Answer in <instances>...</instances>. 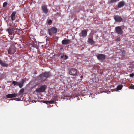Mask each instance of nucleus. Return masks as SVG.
Masks as SVG:
<instances>
[{
	"mask_svg": "<svg viewBox=\"0 0 134 134\" xmlns=\"http://www.w3.org/2000/svg\"><path fill=\"white\" fill-rule=\"evenodd\" d=\"M51 75L49 72H45L40 75L37 77L38 80L40 82L45 81L47 78L49 77Z\"/></svg>",
	"mask_w": 134,
	"mask_h": 134,
	"instance_id": "f257e3e1",
	"label": "nucleus"
},
{
	"mask_svg": "<svg viewBox=\"0 0 134 134\" xmlns=\"http://www.w3.org/2000/svg\"><path fill=\"white\" fill-rule=\"evenodd\" d=\"M78 72H79V71L78 70L74 68H71L69 71V74L73 76L77 75Z\"/></svg>",
	"mask_w": 134,
	"mask_h": 134,
	"instance_id": "f03ea898",
	"label": "nucleus"
},
{
	"mask_svg": "<svg viewBox=\"0 0 134 134\" xmlns=\"http://www.w3.org/2000/svg\"><path fill=\"white\" fill-rule=\"evenodd\" d=\"M49 34L51 36L55 34L57 31V29L55 27H53L48 30Z\"/></svg>",
	"mask_w": 134,
	"mask_h": 134,
	"instance_id": "7ed1b4c3",
	"label": "nucleus"
},
{
	"mask_svg": "<svg viewBox=\"0 0 134 134\" xmlns=\"http://www.w3.org/2000/svg\"><path fill=\"white\" fill-rule=\"evenodd\" d=\"M46 86L45 85L41 86L39 88L36 89V91L37 92L39 93L44 92L46 88Z\"/></svg>",
	"mask_w": 134,
	"mask_h": 134,
	"instance_id": "20e7f679",
	"label": "nucleus"
},
{
	"mask_svg": "<svg viewBox=\"0 0 134 134\" xmlns=\"http://www.w3.org/2000/svg\"><path fill=\"white\" fill-rule=\"evenodd\" d=\"M115 32L118 35H121L122 34L123 31L120 26L116 27L115 28Z\"/></svg>",
	"mask_w": 134,
	"mask_h": 134,
	"instance_id": "39448f33",
	"label": "nucleus"
},
{
	"mask_svg": "<svg viewBox=\"0 0 134 134\" xmlns=\"http://www.w3.org/2000/svg\"><path fill=\"white\" fill-rule=\"evenodd\" d=\"M114 18L116 22H120L122 21V18L120 16L114 15Z\"/></svg>",
	"mask_w": 134,
	"mask_h": 134,
	"instance_id": "423d86ee",
	"label": "nucleus"
},
{
	"mask_svg": "<svg viewBox=\"0 0 134 134\" xmlns=\"http://www.w3.org/2000/svg\"><path fill=\"white\" fill-rule=\"evenodd\" d=\"M87 29L84 30H82L81 33V36H80L83 38L87 36Z\"/></svg>",
	"mask_w": 134,
	"mask_h": 134,
	"instance_id": "0eeeda50",
	"label": "nucleus"
},
{
	"mask_svg": "<svg viewBox=\"0 0 134 134\" xmlns=\"http://www.w3.org/2000/svg\"><path fill=\"white\" fill-rule=\"evenodd\" d=\"M97 58L99 60H103L105 59V56L102 54H99L97 56Z\"/></svg>",
	"mask_w": 134,
	"mask_h": 134,
	"instance_id": "6e6552de",
	"label": "nucleus"
},
{
	"mask_svg": "<svg viewBox=\"0 0 134 134\" xmlns=\"http://www.w3.org/2000/svg\"><path fill=\"white\" fill-rule=\"evenodd\" d=\"M17 94L16 93L10 94L7 95L6 97L7 98H11L16 97Z\"/></svg>",
	"mask_w": 134,
	"mask_h": 134,
	"instance_id": "1a4fd4ad",
	"label": "nucleus"
},
{
	"mask_svg": "<svg viewBox=\"0 0 134 134\" xmlns=\"http://www.w3.org/2000/svg\"><path fill=\"white\" fill-rule=\"evenodd\" d=\"M71 42L70 40L69 39L64 40L62 41V43L63 44H67L70 43Z\"/></svg>",
	"mask_w": 134,
	"mask_h": 134,
	"instance_id": "9d476101",
	"label": "nucleus"
},
{
	"mask_svg": "<svg viewBox=\"0 0 134 134\" xmlns=\"http://www.w3.org/2000/svg\"><path fill=\"white\" fill-rule=\"evenodd\" d=\"M25 80L24 79H21L20 82L19 83L18 86L20 88H21L23 86Z\"/></svg>",
	"mask_w": 134,
	"mask_h": 134,
	"instance_id": "9b49d317",
	"label": "nucleus"
},
{
	"mask_svg": "<svg viewBox=\"0 0 134 134\" xmlns=\"http://www.w3.org/2000/svg\"><path fill=\"white\" fill-rule=\"evenodd\" d=\"M125 5V3L124 1H120L118 3V6L119 8H120L124 6Z\"/></svg>",
	"mask_w": 134,
	"mask_h": 134,
	"instance_id": "f8f14e48",
	"label": "nucleus"
},
{
	"mask_svg": "<svg viewBox=\"0 0 134 134\" xmlns=\"http://www.w3.org/2000/svg\"><path fill=\"white\" fill-rule=\"evenodd\" d=\"M13 29L9 28L7 29V31L8 32L9 35H13Z\"/></svg>",
	"mask_w": 134,
	"mask_h": 134,
	"instance_id": "ddd939ff",
	"label": "nucleus"
},
{
	"mask_svg": "<svg viewBox=\"0 0 134 134\" xmlns=\"http://www.w3.org/2000/svg\"><path fill=\"white\" fill-rule=\"evenodd\" d=\"M42 9L44 13H47L48 12V11L47 8V6L46 5H43L42 7Z\"/></svg>",
	"mask_w": 134,
	"mask_h": 134,
	"instance_id": "4468645a",
	"label": "nucleus"
},
{
	"mask_svg": "<svg viewBox=\"0 0 134 134\" xmlns=\"http://www.w3.org/2000/svg\"><path fill=\"white\" fill-rule=\"evenodd\" d=\"M16 14V12H14L11 15L10 17L12 21L15 20V15Z\"/></svg>",
	"mask_w": 134,
	"mask_h": 134,
	"instance_id": "2eb2a0df",
	"label": "nucleus"
},
{
	"mask_svg": "<svg viewBox=\"0 0 134 134\" xmlns=\"http://www.w3.org/2000/svg\"><path fill=\"white\" fill-rule=\"evenodd\" d=\"M15 51L12 48H9L8 51V53L9 54H12L14 53Z\"/></svg>",
	"mask_w": 134,
	"mask_h": 134,
	"instance_id": "dca6fc26",
	"label": "nucleus"
},
{
	"mask_svg": "<svg viewBox=\"0 0 134 134\" xmlns=\"http://www.w3.org/2000/svg\"><path fill=\"white\" fill-rule=\"evenodd\" d=\"M88 42L91 45L95 43L94 42L93 40V38H89L88 39Z\"/></svg>",
	"mask_w": 134,
	"mask_h": 134,
	"instance_id": "f3484780",
	"label": "nucleus"
},
{
	"mask_svg": "<svg viewBox=\"0 0 134 134\" xmlns=\"http://www.w3.org/2000/svg\"><path fill=\"white\" fill-rule=\"evenodd\" d=\"M63 54H62L60 56V58L63 59L64 60H65L67 59L68 58V57L66 55H64V53H63Z\"/></svg>",
	"mask_w": 134,
	"mask_h": 134,
	"instance_id": "a211bd4d",
	"label": "nucleus"
},
{
	"mask_svg": "<svg viewBox=\"0 0 134 134\" xmlns=\"http://www.w3.org/2000/svg\"><path fill=\"white\" fill-rule=\"evenodd\" d=\"M0 64L3 66L4 67H7L8 66L7 64L2 62V60L0 59Z\"/></svg>",
	"mask_w": 134,
	"mask_h": 134,
	"instance_id": "6ab92c4d",
	"label": "nucleus"
},
{
	"mask_svg": "<svg viewBox=\"0 0 134 134\" xmlns=\"http://www.w3.org/2000/svg\"><path fill=\"white\" fill-rule=\"evenodd\" d=\"M120 0H109L108 2V3L111 4V3L116 2L117 1H119Z\"/></svg>",
	"mask_w": 134,
	"mask_h": 134,
	"instance_id": "aec40b11",
	"label": "nucleus"
},
{
	"mask_svg": "<svg viewBox=\"0 0 134 134\" xmlns=\"http://www.w3.org/2000/svg\"><path fill=\"white\" fill-rule=\"evenodd\" d=\"M122 87V86L121 85H119L117 87V89L118 90H120Z\"/></svg>",
	"mask_w": 134,
	"mask_h": 134,
	"instance_id": "412c9836",
	"label": "nucleus"
},
{
	"mask_svg": "<svg viewBox=\"0 0 134 134\" xmlns=\"http://www.w3.org/2000/svg\"><path fill=\"white\" fill-rule=\"evenodd\" d=\"M12 83L14 85L18 86V85L19 83L17 81H13L12 82Z\"/></svg>",
	"mask_w": 134,
	"mask_h": 134,
	"instance_id": "4be33fe9",
	"label": "nucleus"
},
{
	"mask_svg": "<svg viewBox=\"0 0 134 134\" xmlns=\"http://www.w3.org/2000/svg\"><path fill=\"white\" fill-rule=\"evenodd\" d=\"M24 88L21 89L19 91V94H22L24 91Z\"/></svg>",
	"mask_w": 134,
	"mask_h": 134,
	"instance_id": "5701e85b",
	"label": "nucleus"
},
{
	"mask_svg": "<svg viewBox=\"0 0 134 134\" xmlns=\"http://www.w3.org/2000/svg\"><path fill=\"white\" fill-rule=\"evenodd\" d=\"M55 100L54 99V100L48 101V103L49 104H52L54 102Z\"/></svg>",
	"mask_w": 134,
	"mask_h": 134,
	"instance_id": "b1692460",
	"label": "nucleus"
},
{
	"mask_svg": "<svg viewBox=\"0 0 134 134\" xmlns=\"http://www.w3.org/2000/svg\"><path fill=\"white\" fill-rule=\"evenodd\" d=\"M52 22L51 20H48V23L49 24H51L52 23Z\"/></svg>",
	"mask_w": 134,
	"mask_h": 134,
	"instance_id": "393cba45",
	"label": "nucleus"
},
{
	"mask_svg": "<svg viewBox=\"0 0 134 134\" xmlns=\"http://www.w3.org/2000/svg\"><path fill=\"white\" fill-rule=\"evenodd\" d=\"M7 2H4V3L3 4V7H5L7 5Z\"/></svg>",
	"mask_w": 134,
	"mask_h": 134,
	"instance_id": "a878e982",
	"label": "nucleus"
},
{
	"mask_svg": "<svg viewBox=\"0 0 134 134\" xmlns=\"http://www.w3.org/2000/svg\"><path fill=\"white\" fill-rule=\"evenodd\" d=\"M120 37H118L115 40L116 41H119L120 40Z\"/></svg>",
	"mask_w": 134,
	"mask_h": 134,
	"instance_id": "bb28decb",
	"label": "nucleus"
},
{
	"mask_svg": "<svg viewBox=\"0 0 134 134\" xmlns=\"http://www.w3.org/2000/svg\"><path fill=\"white\" fill-rule=\"evenodd\" d=\"M130 87L131 89H134V85H131Z\"/></svg>",
	"mask_w": 134,
	"mask_h": 134,
	"instance_id": "cd10ccee",
	"label": "nucleus"
},
{
	"mask_svg": "<svg viewBox=\"0 0 134 134\" xmlns=\"http://www.w3.org/2000/svg\"><path fill=\"white\" fill-rule=\"evenodd\" d=\"M43 102L44 103H46V104H47L48 103V101H46V100L44 101H43Z\"/></svg>",
	"mask_w": 134,
	"mask_h": 134,
	"instance_id": "c85d7f7f",
	"label": "nucleus"
},
{
	"mask_svg": "<svg viewBox=\"0 0 134 134\" xmlns=\"http://www.w3.org/2000/svg\"><path fill=\"white\" fill-rule=\"evenodd\" d=\"M14 31H13V33L14 32H16L18 30V29L17 28H15L14 29H13Z\"/></svg>",
	"mask_w": 134,
	"mask_h": 134,
	"instance_id": "c756f323",
	"label": "nucleus"
},
{
	"mask_svg": "<svg viewBox=\"0 0 134 134\" xmlns=\"http://www.w3.org/2000/svg\"><path fill=\"white\" fill-rule=\"evenodd\" d=\"M130 77H132L134 76V74H130Z\"/></svg>",
	"mask_w": 134,
	"mask_h": 134,
	"instance_id": "7c9ffc66",
	"label": "nucleus"
},
{
	"mask_svg": "<svg viewBox=\"0 0 134 134\" xmlns=\"http://www.w3.org/2000/svg\"><path fill=\"white\" fill-rule=\"evenodd\" d=\"M80 95L79 94H78V95H76V96L77 97H78V96H79Z\"/></svg>",
	"mask_w": 134,
	"mask_h": 134,
	"instance_id": "2f4dec72",
	"label": "nucleus"
},
{
	"mask_svg": "<svg viewBox=\"0 0 134 134\" xmlns=\"http://www.w3.org/2000/svg\"><path fill=\"white\" fill-rule=\"evenodd\" d=\"M83 77V76H81V78H82Z\"/></svg>",
	"mask_w": 134,
	"mask_h": 134,
	"instance_id": "473e14b6",
	"label": "nucleus"
},
{
	"mask_svg": "<svg viewBox=\"0 0 134 134\" xmlns=\"http://www.w3.org/2000/svg\"><path fill=\"white\" fill-rule=\"evenodd\" d=\"M59 56L60 55V54H59Z\"/></svg>",
	"mask_w": 134,
	"mask_h": 134,
	"instance_id": "72a5a7b5",
	"label": "nucleus"
},
{
	"mask_svg": "<svg viewBox=\"0 0 134 134\" xmlns=\"http://www.w3.org/2000/svg\"><path fill=\"white\" fill-rule=\"evenodd\" d=\"M1 11H0V14H1Z\"/></svg>",
	"mask_w": 134,
	"mask_h": 134,
	"instance_id": "f704fd0d",
	"label": "nucleus"
}]
</instances>
